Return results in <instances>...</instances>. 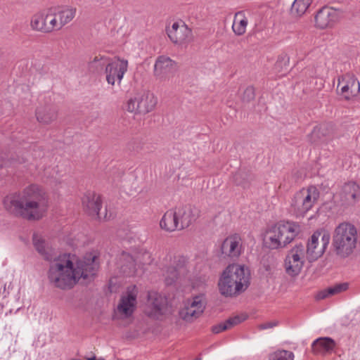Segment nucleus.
<instances>
[{
	"mask_svg": "<svg viewBox=\"0 0 360 360\" xmlns=\"http://www.w3.org/2000/svg\"><path fill=\"white\" fill-rule=\"evenodd\" d=\"M98 254L87 253L82 257L72 254H63L51 264L49 279L56 287L61 289L72 288L80 279L91 278L98 269Z\"/></svg>",
	"mask_w": 360,
	"mask_h": 360,
	"instance_id": "1",
	"label": "nucleus"
},
{
	"mask_svg": "<svg viewBox=\"0 0 360 360\" xmlns=\"http://www.w3.org/2000/svg\"><path fill=\"white\" fill-rule=\"evenodd\" d=\"M46 192L42 186L32 184L21 192L6 195L4 207L10 213L28 220H39L47 211Z\"/></svg>",
	"mask_w": 360,
	"mask_h": 360,
	"instance_id": "2",
	"label": "nucleus"
},
{
	"mask_svg": "<svg viewBox=\"0 0 360 360\" xmlns=\"http://www.w3.org/2000/svg\"><path fill=\"white\" fill-rule=\"evenodd\" d=\"M301 226L293 221H279L266 226L262 234V243L269 250L287 248L300 234Z\"/></svg>",
	"mask_w": 360,
	"mask_h": 360,
	"instance_id": "3",
	"label": "nucleus"
},
{
	"mask_svg": "<svg viewBox=\"0 0 360 360\" xmlns=\"http://www.w3.org/2000/svg\"><path fill=\"white\" fill-rule=\"evenodd\" d=\"M250 271L244 265L229 264L219 278V291L226 297H236L247 290L250 285Z\"/></svg>",
	"mask_w": 360,
	"mask_h": 360,
	"instance_id": "4",
	"label": "nucleus"
},
{
	"mask_svg": "<svg viewBox=\"0 0 360 360\" xmlns=\"http://www.w3.org/2000/svg\"><path fill=\"white\" fill-rule=\"evenodd\" d=\"M357 231L349 223H341L335 229L333 244L338 255L346 257L352 253L356 244Z\"/></svg>",
	"mask_w": 360,
	"mask_h": 360,
	"instance_id": "5",
	"label": "nucleus"
},
{
	"mask_svg": "<svg viewBox=\"0 0 360 360\" xmlns=\"http://www.w3.org/2000/svg\"><path fill=\"white\" fill-rule=\"evenodd\" d=\"M320 193L316 187L311 186L297 192L292 206L297 217H304L317 203Z\"/></svg>",
	"mask_w": 360,
	"mask_h": 360,
	"instance_id": "6",
	"label": "nucleus"
},
{
	"mask_svg": "<svg viewBox=\"0 0 360 360\" xmlns=\"http://www.w3.org/2000/svg\"><path fill=\"white\" fill-rule=\"evenodd\" d=\"M307 261L309 262V257L304 250V245L300 243L295 245L287 252L284 259L285 273L290 277H297L303 270Z\"/></svg>",
	"mask_w": 360,
	"mask_h": 360,
	"instance_id": "7",
	"label": "nucleus"
},
{
	"mask_svg": "<svg viewBox=\"0 0 360 360\" xmlns=\"http://www.w3.org/2000/svg\"><path fill=\"white\" fill-rule=\"evenodd\" d=\"M92 63L100 66L105 65L106 80L111 85H115L116 82L120 84L128 68V61L120 58L109 62L106 58L98 56L94 58Z\"/></svg>",
	"mask_w": 360,
	"mask_h": 360,
	"instance_id": "8",
	"label": "nucleus"
},
{
	"mask_svg": "<svg viewBox=\"0 0 360 360\" xmlns=\"http://www.w3.org/2000/svg\"><path fill=\"white\" fill-rule=\"evenodd\" d=\"M139 289L135 285L128 286L121 294L115 309V316L121 320L130 319L137 306Z\"/></svg>",
	"mask_w": 360,
	"mask_h": 360,
	"instance_id": "9",
	"label": "nucleus"
},
{
	"mask_svg": "<svg viewBox=\"0 0 360 360\" xmlns=\"http://www.w3.org/2000/svg\"><path fill=\"white\" fill-rule=\"evenodd\" d=\"M49 33L60 30L75 17L77 8L66 6L46 10Z\"/></svg>",
	"mask_w": 360,
	"mask_h": 360,
	"instance_id": "10",
	"label": "nucleus"
},
{
	"mask_svg": "<svg viewBox=\"0 0 360 360\" xmlns=\"http://www.w3.org/2000/svg\"><path fill=\"white\" fill-rule=\"evenodd\" d=\"M330 234L323 229H319L308 238L304 250L309 257V262H313L321 258L325 253L330 243Z\"/></svg>",
	"mask_w": 360,
	"mask_h": 360,
	"instance_id": "11",
	"label": "nucleus"
},
{
	"mask_svg": "<svg viewBox=\"0 0 360 360\" xmlns=\"http://www.w3.org/2000/svg\"><path fill=\"white\" fill-rule=\"evenodd\" d=\"M158 103L156 96L149 91L137 93L127 103V110L135 114H147L152 112Z\"/></svg>",
	"mask_w": 360,
	"mask_h": 360,
	"instance_id": "12",
	"label": "nucleus"
},
{
	"mask_svg": "<svg viewBox=\"0 0 360 360\" xmlns=\"http://www.w3.org/2000/svg\"><path fill=\"white\" fill-rule=\"evenodd\" d=\"M170 41L179 47L186 49L193 41L192 30L182 20L173 22L167 28Z\"/></svg>",
	"mask_w": 360,
	"mask_h": 360,
	"instance_id": "13",
	"label": "nucleus"
},
{
	"mask_svg": "<svg viewBox=\"0 0 360 360\" xmlns=\"http://www.w3.org/2000/svg\"><path fill=\"white\" fill-rule=\"evenodd\" d=\"M205 307L206 299L203 295L194 296L184 302L179 316L184 321L192 323L203 314Z\"/></svg>",
	"mask_w": 360,
	"mask_h": 360,
	"instance_id": "14",
	"label": "nucleus"
},
{
	"mask_svg": "<svg viewBox=\"0 0 360 360\" xmlns=\"http://www.w3.org/2000/svg\"><path fill=\"white\" fill-rule=\"evenodd\" d=\"M168 311L166 297L156 291H150L148 294L146 314L153 319L161 320L166 316Z\"/></svg>",
	"mask_w": 360,
	"mask_h": 360,
	"instance_id": "15",
	"label": "nucleus"
},
{
	"mask_svg": "<svg viewBox=\"0 0 360 360\" xmlns=\"http://www.w3.org/2000/svg\"><path fill=\"white\" fill-rule=\"evenodd\" d=\"M337 93L344 100H352L360 93V82L354 75H341L338 79Z\"/></svg>",
	"mask_w": 360,
	"mask_h": 360,
	"instance_id": "16",
	"label": "nucleus"
},
{
	"mask_svg": "<svg viewBox=\"0 0 360 360\" xmlns=\"http://www.w3.org/2000/svg\"><path fill=\"white\" fill-rule=\"evenodd\" d=\"M188 271L187 259L183 256L174 257L172 264L165 271L167 284H172L177 278L186 275Z\"/></svg>",
	"mask_w": 360,
	"mask_h": 360,
	"instance_id": "17",
	"label": "nucleus"
},
{
	"mask_svg": "<svg viewBox=\"0 0 360 360\" xmlns=\"http://www.w3.org/2000/svg\"><path fill=\"white\" fill-rule=\"evenodd\" d=\"M82 205L84 210L92 217H96L99 219H107V214L102 216L100 213L101 208V197L94 192H86L82 198Z\"/></svg>",
	"mask_w": 360,
	"mask_h": 360,
	"instance_id": "18",
	"label": "nucleus"
},
{
	"mask_svg": "<svg viewBox=\"0 0 360 360\" xmlns=\"http://www.w3.org/2000/svg\"><path fill=\"white\" fill-rule=\"evenodd\" d=\"M221 253L231 258L238 257L242 252V239L237 233L226 237L221 246Z\"/></svg>",
	"mask_w": 360,
	"mask_h": 360,
	"instance_id": "19",
	"label": "nucleus"
},
{
	"mask_svg": "<svg viewBox=\"0 0 360 360\" xmlns=\"http://www.w3.org/2000/svg\"><path fill=\"white\" fill-rule=\"evenodd\" d=\"M176 63L170 58L160 56L156 59L154 65V75L160 80H165L169 75L175 71Z\"/></svg>",
	"mask_w": 360,
	"mask_h": 360,
	"instance_id": "20",
	"label": "nucleus"
},
{
	"mask_svg": "<svg viewBox=\"0 0 360 360\" xmlns=\"http://www.w3.org/2000/svg\"><path fill=\"white\" fill-rule=\"evenodd\" d=\"M141 263L139 257L134 258L130 254L127 252H122L117 259V266L120 271L127 276H134L136 273V266Z\"/></svg>",
	"mask_w": 360,
	"mask_h": 360,
	"instance_id": "21",
	"label": "nucleus"
},
{
	"mask_svg": "<svg viewBox=\"0 0 360 360\" xmlns=\"http://www.w3.org/2000/svg\"><path fill=\"white\" fill-rule=\"evenodd\" d=\"M337 20L338 12L332 8H323L315 16L316 25L320 29L331 27Z\"/></svg>",
	"mask_w": 360,
	"mask_h": 360,
	"instance_id": "22",
	"label": "nucleus"
},
{
	"mask_svg": "<svg viewBox=\"0 0 360 360\" xmlns=\"http://www.w3.org/2000/svg\"><path fill=\"white\" fill-rule=\"evenodd\" d=\"M35 116L40 124H50L56 120L58 117V110L53 105H41L37 108Z\"/></svg>",
	"mask_w": 360,
	"mask_h": 360,
	"instance_id": "23",
	"label": "nucleus"
},
{
	"mask_svg": "<svg viewBox=\"0 0 360 360\" xmlns=\"http://www.w3.org/2000/svg\"><path fill=\"white\" fill-rule=\"evenodd\" d=\"M160 226L162 230L172 232L180 230L175 208L168 210L160 221Z\"/></svg>",
	"mask_w": 360,
	"mask_h": 360,
	"instance_id": "24",
	"label": "nucleus"
},
{
	"mask_svg": "<svg viewBox=\"0 0 360 360\" xmlns=\"http://www.w3.org/2000/svg\"><path fill=\"white\" fill-rule=\"evenodd\" d=\"M248 18L245 11H237L233 16L232 30L236 36L243 35L248 25Z\"/></svg>",
	"mask_w": 360,
	"mask_h": 360,
	"instance_id": "25",
	"label": "nucleus"
},
{
	"mask_svg": "<svg viewBox=\"0 0 360 360\" xmlns=\"http://www.w3.org/2000/svg\"><path fill=\"white\" fill-rule=\"evenodd\" d=\"M360 195V187L354 181L345 184L340 191V195L347 203H354Z\"/></svg>",
	"mask_w": 360,
	"mask_h": 360,
	"instance_id": "26",
	"label": "nucleus"
},
{
	"mask_svg": "<svg viewBox=\"0 0 360 360\" xmlns=\"http://www.w3.org/2000/svg\"><path fill=\"white\" fill-rule=\"evenodd\" d=\"M30 27L34 31L49 33L46 10L37 12L32 16Z\"/></svg>",
	"mask_w": 360,
	"mask_h": 360,
	"instance_id": "27",
	"label": "nucleus"
},
{
	"mask_svg": "<svg viewBox=\"0 0 360 360\" xmlns=\"http://www.w3.org/2000/svg\"><path fill=\"white\" fill-rule=\"evenodd\" d=\"M335 347V341L330 338H320L312 344V350L316 354H324L331 352Z\"/></svg>",
	"mask_w": 360,
	"mask_h": 360,
	"instance_id": "28",
	"label": "nucleus"
},
{
	"mask_svg": "<svg viewBox=\"0 0 360 360\" xmlns=\"http://www.w3.org/2000/svg\"><path fill=\"white\" fill-rule=\"evenodd\" d=\"M33 244L37 252L47 260L52 259V249L48 245L44 238L37 233L33 235Z\"/></svg>",
	"mask_w": 360,
	"mask_h": 360,
	"instance_id": "29",
	"label": "nucleus"
},
{
	"mask_svg": "<svg viewBox=\"0 0 360 360\" xmlns=\"http://www.w3.org/2000/svg\"><path fill=\"white\" fill-rule=\"evenodd\" d=\"M180 230L187 228L194 220L192 211L186 207H175Z\"/></svg>",
	"mask_w": 360,
	"mask_h": 360,
	"instance_id": "30",
	"label": "nucleus"
},
{
	"mask_svg": "<svg viewBox=\"0 0 360 360\" xmlns=\"http://www.w3.org/2000/svg\"><path fill=\"white\" fill-rule=\"evenodd\" d=\"M312 3V0H294L290 8V13L295 17L304 15Z\"/></svg>",
	"mask_w": 360,
	"mask_h": 360,
	"instance_id": "31",
	"label": "nucleus"
},
{
	"mask_svg": "<svg viewBox=\"0 0 360 360\" xmlns=\"http://www.w3.org/2000/svg\"><path fill=\"white\" fill-rule=\"evenodd\" d=\"M242 321L241 319L239 316H235L233 318H230L223 323H220L212 327V332L214 333H219L224 330H229L233 327L234 326L238 325Z\"/></svg>",
	"mask_w": 360,
	"mask_h": 360,
	"instance_id": "32",
	"label": "nucleus"
},
{
	"mask_svg": "<svg viewBox=\"0 0 360 360\" xmlns=\"http://www.w3.org/2000/svg\"><path fill=\"white\" fill-rule=\"evenodd\" d=\"M269 360H294V354L290 351L278 349L269 355Z\"/></svg>",
	"mask_w": 360,
	"mask_h": 360,
	"instance_id": "33",
	"label": "nucleus"
},
{
	"mask_svg": "<svg viewBox=\"0 0 360 360\" xmlns=\"http://www.w3.org/2000/svg\"><path fill=\"white\" fill-rule=\"evenodd\" d=\"M347 284H346V283L340 284V285H335L333 288H330L326 290L320 292L317 295V298L318 299H324L329 295H335V294L339 293L340 292L345 291L347 290Z\"/></svg>",
	"mask_w": 360,
	"mask_h": 360,
	"instance_id": "34",
	"label": "nucleus"
},
{
	"mask_svg": "<svg viewBox=\"0 0 360 360\" xmlns=\"http://www.w3.org/2000/svg\"><path fill=\"white\" fill-rule=\"evenodd\" d=\"M277 323L276 321H268L259 325L258 328L259 330L269 329L276 326Z\"/></svg>",
	"mask_w": 360,
	"mask_h": 360,
	"instance_id": "35",
	"label": "nucleus"
},
{
	"mask_svg": "<svg viewBox=\"0 0 360 360\" xmlns=\"http://www.w3.org/2000/svg\"><path fill=\"white\" fill-rule=\"evenodd\" d=\"M143 257H147L148 259H149V258H150V255H149V254H148V253H146H146H144V254H143Z\"/></svg>",
	"mask_w": 360,
	"mask_h": 360,
	"instance_id": "36",
	"label": "nucleus"
}]
</instances>
